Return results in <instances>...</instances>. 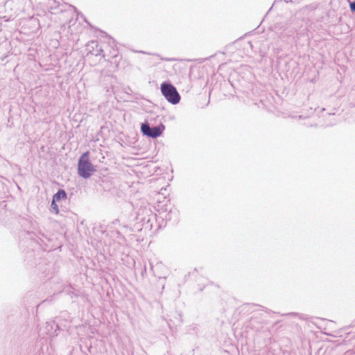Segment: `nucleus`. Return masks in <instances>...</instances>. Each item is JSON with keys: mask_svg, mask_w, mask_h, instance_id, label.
Wrapping results in <instances>:
<instances>
[{"mask_svg": "<svg viewBox=\"0 0 355 355\" xmlns=\"http://www.w3.org/2000/svg\"><path fill=\"white\" fill-rule=\"evenodd\" d=\"M89 155V151L83 153L78 161V174L84 179L89 178L96 171L94 165L90 161Z\"/></svg>", "mask_w": 355, "mask_h": 355, "instance_id": "obj_1", "label": "nucleus"}, {"mask_svg": "<svg viewBox=\"0 0 355 355\" xmlns=\"http://www.w3.org/2000/svg\"><path fill=\"white\" fill-rule=\"evenodd\" d=\"M160 90L166 100L172 105H176L180 101V95L170 81H164L160 85Z\"/></svg>", "mask_w": 355, "mask_h": 355, "instance_id": "obj_2", "label": "nucleus"}, {"mask_svg": "<svg viewBox=\"0 0 355 355\" xmlns=\"http://www.w3.org/2000/svg\"><path fill=\"white\" fill-rule=\"evenodd\" d=\"M59 321L60 318H56L54 320L46 322L43 329L40 328L39 333L49 335L51 338L57 336L58 331H64L68 328L67 325L60 323Z\"/></svg>", "mask_w": 355, "mask_h": 355, "instance_id": "obj_3", "label": "nucleus"}, {"mask_svg": "<svg viewBox=\"0 0 355 355\" xmlns=\"http://www.w3.org/2000/svg\"><path fill=\"white\" fill-rule=\"evenodd\" d=\"M164 129L165 126L162 123L156 126H150L149 123L147 121H145L141 125V133L144 135L153 139H156L161 136Z\"/></svg>", "mask_w": 355, "mask_h": 355, "instance_id": "obj_4", "label": "nucleus"}, {"mask_svg": "<svg viewBox=\"0 0 355 355\" xmlns=\"http://www.w3.org/2000/svg\"><path fill=\"white\" fill-rule=\"evenodd\" d=\"M271 29L283 41H285L293 33L292 30L288 29V24L284 22L275 23Z\"/></svg>", "mask_w": 355, "mask_h": 355, "instance_id": "obj_5", "label": "nucleus"}, {"mask_svg": "<svg viewBox=\"0 0 355 355\" xmlns=\"http://www.w3.org/2000/svg\"><path fill=\"white\" fill-rule=\"evenodd\" d=\"M129 209H131L130 212L128 214H123L119 219H116L112 222L113 224L120 223L124 228H128L129 225L128 223H136V208H133V205L131 204L129 205Z\"/></svg>", "mask_w": 355, "mask_h": 355, "instance_id": "obj_6", "label": "nucleus"}, {"mask_svg": "<svg viewBox=\"0 0 355 355\" xmlns=\"http://www.w3.org/2000/svg\"><path fill=\"white\" fill-rule=\"evenodd\" d=\"M149 217L142 218V222L140 224L134 225V229L137 231H141L142 229L146 230H151L153 227V221L158 222V218L156 214L150 213L148 214Z\"/></svg>", "mask_w": 355, "mask_h": 355, "instance_id": "obj_7", "label": "nucleus"}, {"mask_svg": "<svg viewBox=\"0 0 355 355\" xmlns=\"http://www.w3.org/2000/svg\"><path fill=\"white\" fill-rule=\"evenodd\" d=\"M178 217L179 211L177 209L170 207L168 211L164 216H157V218L158 220L162 219V223L165 221L164 225H166L168 222H171L173 225L177 223L178 222Z\"/></svg>", "mask_w": 355, "mask_h": 355, "instance_id": "obj_8", "label": "nucleus"}, {"mask_svg": "<svg viewBox=\"0 0 355 355\" xmlns=\"http://www.w3.org/2000/svg\"><path fill=\"white\" fill-rule=\"evenodd\" d=\"M150 213V209L147 207H140L136 208V223L135 225L140 224L142 222V218L149 217L148 214Z\"/></svg>", "mask_w": 355, "mask_h": 355, "instance_id": "obj_9", "label": "nucleus"}, {"mask_svg": "<svg viewBox=\"0 0 355 355\" xmlns=\"http://www.w3.org/2000/svg\"><path fill=\"white\" fill-rule=\"evenodd\" d=\"M28 235L30 236L29 240L26 241V242H28V245L33 246L37 245L40 249H42L43 250H46V248H44V245H46V243L43 239L39 236H36V238H33L31 236V233L28 232ZM26 241H24V243H25Z\"/></svg>", "mask_w": 355, "mask_h": 355, "instance_id": "obj_10", "label": "nucleus"}, {"mask_svg": "<svg viewBox=\"0 0 355 355\" xmlns=\"http://www.w3.org/2000/svg\"><path fill=\"white\" fill-rule=\"evenodd\" d=\"M88 46L92 49H89V52L96 56L101 55L103 52L102 47L99 46L98 42L96 41H92L91 43L88 44Z\"/></svg>", "mask_w": 355, "mask_h": 355, "instance_id": "obj_11", "label": "nucleus"}, {"mask_svg": "<svg viewBox=\"0 0 355 355\" xmlns=\"http://www.w3.org/2000/svg\"><path fill=\"white\" fill-rule=\"evenodd\" d=\"M35 267L37 270L42 272V275L41 277H47L49 275L50 271V265L49 264H42V261H40L38 263H35Z\"/></svg>", "mask_w": 355, "mask_h": 355, "instance_id": "obj_12", "label": "nucleus"}, {"mask_svg": "<svg viewBox=\"0 0 355 355\" xmlns=\"http://www.w3.org/2000/svg\"><path fill=\"white\" fill-rule=\"evenodd\" d=\"M23 252L24 253V260L26 261L32 262V260L35 259V252L33 248H28L27 250L24 249ZM33 263H31L30 266H33Z\"/></svg>", "mask_w": 355, "mask_h": 355, "instance_id": "obj_13", "label": "nucleus"}, {"mask_svg": "<svg viewBox=\"0 0 355 355\" xmlns=\"http://www.w3.org/2000/svg\"><path fill=\"white\" fill-rule=\"evenodd\" d=\"M52 198L54 200V201L58 202L62 200H66L67 198V192L62 189H59L58 191L53 196Z\"/></svg>", "mask_w": 355, "mask_h": 355, "instance_id": "obj_14", "label": "nucleus"}, {"mask_svg": "<svg viewBox=\"0 0 355 355\" xmlns=\"http://www.w3.org/2000/svg\"><path fill=\"white\" fill-rule=\"evenodd\" d=\"M58 202L54 201V200L52 198V201L50 206V209L51 211L54 212L56 214H58L60 212L59 207L57 204Z\"/></svg>", "mask_w": 355, "mask_h": 355, "instance_id": "obj_15", "label": "nucleus"}, {"mask_svg": "<svg viewBox=\"0 0 355 355\" xmlns=\"http://www.w3.org/2000/svg\"><path fill=\"white\" fill-rule=\"evenodd\" d=\"M159 207V205H158ZM169 210V208H168L167 205H162L160 206V208L158 209L159 216H164Z\"/></svg>", "mask_w": 355, "mask_h": 355, "instance_id": "obj_16", "label": "nucleus"}, {"mask_svg": "<svg viewBox=\"0 0 355 355\" xmlns=\"http://www.w3.org/2000/svg\"><path fill=\"white\" fill-rule=\"evenodd\" d=\"M349 8L352 12L355 13V0L349 2Z\"/></svg>", "mask_w": 355, "mask_h": 355, "instance_id": "obj_17", "label": "nucleus"}, {"mask_svg": "<svg viewBox=\"0 0 355 355\" xmlns=\"http://www.w3.org/2000/svg\"><path fill=\"white\" fill-rule=\"evenodd\" d=\"M155 55H156V56H157V57H159V58H160V59H161L162 60H164V61H175V60H176V59H175V58H162V57H161V56H160L159 55H158V54H155Z\"/></svg>", "mask_w": 355, "mask_h": 355, "instance_id": "obj_18", "label": "nucleus"}, {"mask_svg": "<svg viewBox=\"0 0 355 355\" xmlns=\"http://www.w3.org/2000/svg\"><path fill=\"white\" fill-rule=\"evenodd\" d=\"M126 89H127V91H125V93L127 94H129L130 92H132V89L129 87Z\"/></svg>", "mask_w": 355, "mask_h": 355, "instance_id": "obj_19", "label": "nucleus"}, {"mask_svg": "<svg viewBox=\"0 0 355 355\" xmlns=\"http://www.w3.org/2000/svg\"><path fill=\"white\" fill-rule=\"evenodd\" d=\"M261 310L263 311H266V313H270L271 312L270 310L268 311L266 308H263Z\"/></svg>", "mask_w": 355, "mask_h": 355, "instance_id": "obj_20", "label": "nucleus"}, {"mask_svg": "<svg viewBox=\"0 0 355 355\" xmlns=\"http://www.w3.org/2000/svg\"><path fill=\"white\" fill-rule=\"evenodd\" d=\"M313 324H314L316 327H318L319 329H320V327L319 326L318 323L315 322H311Z\"/></svg>", "mask_w": 355, "mask_h": 355, "instance_id": "obj_21", "label": "nucleus"}, {"mask_svg": "<svg viewBox=\"0 0 355 355\" xmlns=\"http://www.w3.org/2000/svg\"><path fill=\"white\" fill-rule=\"evenodd\" d=\"M79 15H80V16H81V17L84 18V16H83V15L82 13H80V12H78L77 16L78 17Z\"/></svg>", "mask_w": 355, "mask_h": 355, "instance_id": "obj_22", "label": "nucleus"}, {"mask_svg": "<svg viewBox=\"0 0 355 355\" xmlns=\"http://www.w3.org/2000/svg\"><path fill=\"white\" fill-rule=\"evenodd\" d=\"M128 228H129L130 230H132V232H133V231H137L136 230H135V229H134V227L132 229V227H128Z\"/></svg>", "mask_w": 355, "mask_h": 355, "instance_id": "obj_23", "label": "nucleus"}, {"mask_svg": "<svg viewBox=\"0 0 355 355\" xmlns=\"http://www.w3.org/2000/svg\"><path fill=\"white\" fill-rule=\"evenodd\" d=\"M128 228H129L130 230H132V232H133V231H137L136 230H135V229H134V227L132 229V227H128Z\"/></svg>", "mask_w": 355, "mask_h": 355, "instance_id": "obj_24", "label": "nucleus"}, {"mask_svg": "<svg viewBox=\"0 0 355 355\" xmlns=\"http://www.w3.org/2000/svg\"><path fill=\"white\" fill-rule=\"evenodd\" d=\"M40 234L42 236V237H44V238H45V239H46V237L44 236V234H41V233H40Z\"/></svg>", "mask_w": 355, "mask_h": 355, "instance_id": "obj_25", "label": "nucleus"}, {"mask_svg": "<svg viewBox=\"0 0 355 355\" xmlns=\"http://www.w3.org/2000/svg\"><path fill=\"white\" fill-rule=\"evenodd\" d=\"M316 320H321V321H323V320H324V319H323V318H316Z\"/></svg>", "mask_w": 355, "mask_h": 355, "instance_id": "obj_26", "label": "nucleus"}, {"mask_svg": "<svg viewBox=\"0 0 355 355\" xmlns=\"http://www.w3.org/2000/svg\"><path fill=\"white\" fill-rule=\"evenodd\" d=\"M197 272L196 268H195V269L193 270V272L192 273H194V272Z\"/></svg>", "mask_w": 355, "mask_h": 355, "instance_id": "obj_27", "label": "nucleus"}, {"mask_svg": "<svg viewBox=\"0 0 355 355\" xmlns=\"http://www.w3.org/2000/svg\"><path fill=\"white\" fill-rule=\"evenodd\" d=\"M289 315H294V314H296L295 313H288Z\"/></svg>", "mask_w": 355, "mask_h": 355, "instance_id": "obj_28", "label": "nucleus"}, {"mask_svg": "<svg viewBox=\"0 0 355 355\" xmlns=\"http://www.w3.org/2000/svg\"><path fill=\"white\" fill-rule=\"evenodd\" d=\"M84 20H85V22H87L88 24H89V22L85 19H84Z\"/></svg>", "mask_w": 355, "mask_h": 355, "instance_id": "obj_29", "label": "nucleus"}, {"mask_svg": "<svg viewBox=\"0 0 355 355\" xmlns=\"http://www.w3.org/2000/svg\"><path fill=\"white\" fill-rule=\"evenodd\" d=\"M179 316L180 317V318H182V314L181 313H179Z\"/></svg>", "mask_w": 355, "mask_h": 355, "instance_id": "obj_30", "label": "nucleus"}]
</instances>
